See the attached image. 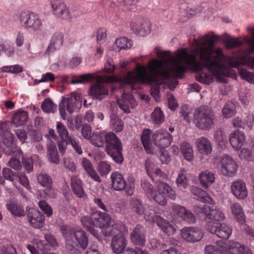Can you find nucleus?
Returning <instances> with one entry per match:
<instances>
[{
    "mask_svg": "<svg viewBox=\"0 0 254 254\" xmlns=\"http://www.w3.org/2000/svg\"><path fill=\"white\" fill-rule=\"evenodd\" d=\"M156 55L161 59L151 60L145 66L137 64L132 71L125 75L124 83H127V88L135 89L134 85L137 83L152 84L151 94L156 101L159 99L161 86H167L173 90L178 81L176 77H182L184 71L189 66L191 70L197 71L201 68V64L196 62L194 54H188L187 49H183L173 56L170 51H162L156 48Z\"/></svg>",
    "mask_w": 254,
    "mask_h": 254,
    "instance_id": "f257e3e1",
    "label": "nucleus"
},
{
    "mask_svg": "<svg viewBox=\"0 0 254 254\" xmlns=\"http://www.w3.org/2000/svg\"><path fill=\"white\" fill-rule=\"evenodd\" d=\"M220 39L227 49H233L243 44L236 38L231 37L227 33L221 36L211 32L198 37L196 41L197 47L188 51V54H194L196 63L201 64L203 68H207L221 82H227V77L233 74L230 66L245 65L252 68H254V57L249 53L238 57L236 59L227 56L223 54V49L214 47L215 43Z\"/></svg>",
    "mask_w": 254,
    "mask_h": 254,
    "instance_id": "f03ea898",
    "label": "nucleus"
},
{
    "mask_svg": "<svg viewBox=\"0 0 254 254\" xmlns=\"http://www.w3.org/2000/svg\"><path fill=\"white\" fill-rule=\"evenodd\" d=\"M130 206L132 209L139 215L145 214V219L149 222L156 223L160 229L168 235H173L176 232L175 227L170 222L158 215L152 216L144 212V207L141 201L137 198H133L130 201Z\"/></svg>",
    "mask_w": 254,
    "mask_h": 254,
    "instance_id": "7ed1b4c3",
    "label": "nucleus"
},
{
    "mask_svg": "<svg viewBox=\"0 0 254 254\" xmlns=\"http://www.w3.org/2000/svg\"><path fill=\"white\" fill-rule=\"evenodd\" d=\"M65 241L66 248L70 254H79L77 250L78 245L85 249L88 243V239L84 231L80 229L75 230L70 228L65 229L63 233Z\"/></svg>",
    "mask_w": 254,
    "mask_h": 254,
    "instance_id": "20e7f679",
    "label": "nucleus"
},
{
    "mask_svg": "<svg viewBox=\"0 0 254 254\" xmlns=\"http://www.w3.org/2000/svg\"><path fill=\"white\" fill-rule=\"evenodd\" d=\"M216 117L213 110L207 106L196 108L193 114V122L195 126L202 130H208L214 125Z\"/></svg>",
    "mask_w": 254,
    "mask_h": 254,
    "instance_id": "39448f33",
    "label": "nucleus"
},
{
    "mask_svg": "<svg viewBox=\"0 0 254 254\" xmlns=\"http://www.w3.org/2000/svg\"><path fill=\"white\" fill-rule=\"evenodd\" d=\"M125 75L122 77H115L108 76H98L97 78L96 83L92 85L89 90L90 94L96 99L101 100L105 95L108 94V89L104 85L106 82H111L113 81L119 82L121 84V88H127V83H124L123 80Z\"/></svg>",
    "mask_w": 254,
    "mask_h": 254,
    "instance_id": "423d86ee",
    "label": "nucleus"
},
{
    "mask_svg": "<svg viewBox=\"0 0 254 254\" xmlns=\"http://www.w3.org/2000/svg\"><path fill=\"white\" fill-rule=\"evenodd\" d=\"M17 20L20 26L28 31L34 32L41 31L43 28L42 20L34 12L25 10L19 13Z\"/></svg>",
    "mask_w": 254,
    "mask_h": 254,
    "instance_id": "0eeeda50",
    "label": "nucleus"
},
{
    "mask_svg": "<svg viewBox=\"0 0 254 254\" xmlns=\"http://www.w3.org/2000/svg\"><path fill=\"white\" fill-rule=\"evenodd\" d=\"M11 124L9 122L0 124V136L3 138V143L7 148V151L5 150V154L10 155L13 153L14 155L20 157L23 156L22 152L17 146L13 135L8 130Z\"/></svg>",
    "mask_w": 254,
    "mask_h": 254,
    "instance_id": "6e6552de",
    "label": "nucleus"
},
{
    "mask_svg": "<svg viewBox=\"0 0 254 254\" xmlns=\"http://www.w3.org/2000/svg\"><path fill=\"white\" fill-rule=\"evenodd\" d=\"M105 141L106 143V149L108 154L116 163H122L124 158L122 154V143L116 135L112 132L105 134Z\"/></svg>",
    "mask_w": 254,
    "mask_h": 254,
    "instance_id": "1a4fd4ad",
    "label": "nucleus"
},
{
    "mask_svg": "<svg viewBox=\"0 0 254 254\" xmlns=\"http://www.w3.org/2000/svg\"><path fill=\"white\" fill-rule=\"evenodd\" d=\"M157 184L158 191L155 190L150 195V197L158 204L161 205H165L167 203V199L164 194L172 200L176 199L177 194L171 187L166 183L158 180Z\"/></svg>",
    "mask_w": 254,
    "mask_h": 254,
    "instance_id": "9d476101",
    "label": "nucleus"
},
{
    "mask_svg": "<svg viewBox=\"0 0 254 254\" xmlns=\"http://www.w3.org/2000/svg\"><path fill=\"white\" fill-rule=\"evenodd\" d=\"M65 105L66 106V110L69 114H72L75 110H78L81 107V101L79 96L76 93H72L69 97L63 98L59 104V110L63 120L66 118Z\"/></svg>",
    "mask_w": 254,
    "mask_h": 254,
    "instance_id": "9b49d317",
    "label": "nucleus"
},
{
    "mask_svg": "<svg viewBox=\"0 0 254 254\" xmlns=\"http://www.w3.org/2000/svg\"><path fill=\"white\" fill-rule=\"evenodd\" d=\"M206 229L212 234H215L218 237L227 239L232 234V229L225 223H212L208 222L206 225Z\"/></svg>",
    "mask_w": 254,
    "mask_h": 254,
    "instance_id": "f8f14e48",
    "label": "nucleus"
},
{
    "mask_svg": "<svg viewBox=\"0 0 254 254\" xmlns=\"http://www.w3.org/2000/svg\"><path fill=\"white\" fill-rule=\"evenodd\" d=\"M238 166L237 163L227 154L223 155L221 159V172L225 176H234L237 171Z\"/></svg>",
    "mask_w": 254,
    "mask_h": 254,
    "instance_id": "ddd939ff",
    "label": "nucleus"
},
{
    "mask_svg": "<svg viewBox=\"0 0 254 254\" xmlns=\"http://www.w3.org/2000/svg\"><path fill=\"white\" fill-rule=\"evenodd\" d=\"M181 235L186 241L195 243L202 239L203 233L202 230L198 227H184L181 230Z\"/></svg>",
    "mask_w": 254,
    "mask_h": 254,
    "instance_id": "4468645a",
    "label": "nucleus"
},
{
    "mask_svg": "<svg viewBox=\"0 0 254 254\" xmlns=\"http://www.w3.org/2000/svg\"><path fill=\"white\" fill-rule=\"evenodd\" d=\"M152 138L155 145L162 149L169 146L172 140L171 135L166 130L163 129L155 131Z\"/></svg>",
    "mask_w": 254,
    "mask_h": 254,
    "instance_id": "2eb2a0df",
    "label": "nucleus"
},
{
    "mask_svg": "<svg viewBox=\"0 0 254 254\" xmlns=\"http://www.w3.org/2000/svg\"><path fill=\"white\" fill-rule=\"evenodd\" d=\"M218 249L226 254H246L249 250L246 246L233 241L227 242Z\"/></svg>",
    "mask_w": 254,
    "mask_h": 254,
    "instance_id": "dca6fc26",
    "label": "nucleus"
},
{
    "mask_svg": "<svg viewBox=\"0 0 254 254\" xmlns=\"http://www.w3.org/2000/svg\"><path fill=\"white\" fill-rule=\"evenodd\" d=\"M120 108L126 114H129L131 110L133 109L137 106L135 99L131 94L126 93L124 91L121 99L117 100Z\"/></svg>",
    "mask_w": 254,
    "mask_h": 254,
    "instance_id": "f3484780",
    "label": "nucleus"
},
{
    "mask_svg": "<svg viewBox=\"0 0 254 254\" xmlns=\"http://www.w3.org/2000/svg\"><path fill=\"white\" fill-rule=\"evenodd\" d=\"M51 5L54 14L59 18L67 19L69 12L62 0H51Z\"/></svg>",
    "mask_w": 254,
    "mask_h": 254,
    "instance_id": "a211bd4d",
    "label": "nucleus"
},
{
    "mask_svg": "<svg viewBox=\"0 0 254 254\" xmlns=\"http://www.w3.org/2000/svg\"><path fill=\"white\" fill-rule=\"evenodd\" d=\"M27 211L28 220L31 226L35 228L42 227L44 223V216L34 208H29Z\"/></svg>",
    "mask_w": 254,
    "mask_h": 254,
    "instance_id": "6ab92c4d",
    "label": "nucleus"
},
{
    "mask_svg": "<svg viewBox=\"0 0 254 254\" xmlns=\"http://www.w3.org/2000/svg\"><path fill=\"white\" fill-rule=\"evenodd\" d=\"M94 227L106 229L111 224L110 216L106 212L97 211L93 213Z\"/></svg>",
    "mask_w": 254,
    "mask_h": 254,
    "instance_id": "aec40b11",
    "label": "nucleus"
},
{
    "mask_svg": "<svg viewBox=\"0 0 254 254\" xmlns=\"http://www.w3.org/2000/svg\"><path fill=\"white\" fill-rule=\"evenodd\" d=\"M195 144L198 152L202 155L208 156L211 153L212 144L207 137L205 136L198 137L195 140Z\"/></svg>",
    "mask_w": 254,
    "mask_h": 254,
    "instance_id": "412c9836",
    "label": "nucleus"
},
{
    "mask_svg": "<svg viewBox=\"0 0 254 254\" xmlns=\"http://www.w3.org/2000/svg\"><path fill=\"white\" fill-rule=\"evenodd\" d=\"M231 190L234 195L240 199H243L248 195L246 184L241 180H237L232 183Z\"/></svg>",
    "mask_w": 254,
    "mask_h": 254,
    "instance_id": "4be33fe9",
    "label": "nucleus"
},
{
    "mask_svg": "<svg viewBox=\"0 0 254 254\" xmlns=\"http://www.w3.org/2000/svg\"><path fill=\"white\" fill-rule=\"evenodd\" d=\"M229 140L232 147L237 150L244 144L246 138L244 132L236 130L229 134Z\"/></svg>",
    "mask_w": 254,
    "mask_h": 254,
    "instance_id": "5701e85b",
    "label": "nucleus"
},
{
    "mask_svg": "<svg viewBox=\"0 0 254 254\" xmlns=\"http://www.w3.org/2000/svg\"><path fill=\"white\" fill-rule=\"evenodd\" d=\"M127 244V242L125 237L122 233H120L113 237L112 240L111 247L115 253L120 254L123 253L124 251L125 250Z\"/></svg>",
    "mask_w": 254,
    "mask_h": 254,
    "instance_id": "b1692460",
    "label": "nucleus"
},
{
    "mask_svg": "<svg viewBox=\"0 0 254 254\" xmlns=\"http://www.w3.org/2000/svg\"><path fill=\"white\" fill-rule=\"evenodd\" d=\"M70 187L74 194L78 197L84 198L86 196L82 186V182L81 179L75 175L70 178Z\"/></svg>",
    "mask_w": 254,
    "mask_h": 254,
    "instance_id": "393cba45",
    "label": "nucleus"
},
{
    "mask_svg": "<svg viewBox=\"0 0 254 254\" xmlns=\"http://www.w3.org/2000/svg\"><path fill=\"white\" fill-rule=\"evenodd\" d=\"M144 232V228L142 226L137 225L130 234L132 242L137 245H144L146 240Z\"/></svg>",
    "mask_w": 254,
    "mask_h": 254,
    "instance_id": "a878e982",
    "label": "nucleus"
},
{
    "mask_svg": "<svg viewBox=\"0 0 254 254\" xmlns=\"http://www.w3.org/2000/svg\"><path fill=\"white\" fill-rule=\"evenodd\" d=\"M64 41V35L62 32H56L51 37L47 53L49 54L59 50L62 46Z\"/></svg>",
    "mask_w": 254,
    "mask_h": 254,
    "instance_id": "bb28decb",
    "label": "nucleus"
},
{
    "mask_svg": "<svg viewBox=\"0 0 254 254\" xmlns=\"http://www.w3.org/2000/svg\"><path fill=\"white\" fill-rule=\"evenodd\" d=\"M112 188L116 190H121L125 188L126 181L122 175L118 172H113L111 175Z\"/></svg>",
    "mask_w": 254,
    "mask_h": 254,
    "instance_id": "cd10ccee",
    "label": "nucleus"
},
{
    "mask_svg": "<svg viewBox=\"0 0 254 254\" xmlns=\"http://www.w3.org/2000/svg\"><path fill=\"white\" fill-rule=\"evenodd\" d=\"M200 184L205 188H207L215 181V174L208 170L201 172L198 175Z\"/></svg>",
    "mask_w": 254,
    "mask_h": 254,
    "instance_id": "c85d7f7f",
    "label": "nucleus"
},
{
    "mask_svg": "<svg viewBox=\"0 0 254 254\" xmlns=\"http://www.w3.org/2000/svg\"><path fill=\"white\" fill-rule=\"evenodd\" d=\"M81 165L88 174V175L95 181L101 182V180L94 168V167L90 161L85 158L82 159Z\"/></svg>",
    "mask_w": 254,
    "mask_h": 254,
    "instance_id": "c756f323",
    "label": "nucleus"
},
{
    "mask_svg": "<svg viewBox=\"0 0 254 254\" xmlns=\"http://www.w3.org/2000/svg\"><path fill=\"white\" fill-rule=\"evenodd\" d=\"M80 221L83 227L86 228L93 236L97 237L98 233L94 229V221L93 219V213L91 216L84 215L80 218Z\"/></svg>",
    "mask_w": 254,
    "mask_h": 254,
    "instance_id": "7c9ffc66",
    "label": "nucleus"
},
{
    "mask_svg": "<svg viewBox=\"0 0 254 254\" xmlns=\"http://www.w3.org/2000/svg\"><path fill=\"white\" fill-rule=\"evenodd\" d=\"M191 193L196 196V198L204 202L213 204L214 201L212 198L204 190L196 187L191 188Z\"/></svg>",
    "mask_w": 254,
    "mask_h": 254,
    "instance_id": "2f4dec72",
    "label": "nucleus"
},
{
    "mask_svg": "<svg viewBox=\"0 0 254 254\" xmlns=\"http://www.w3.org/2000/svg\"><path fill=\"white\" fill-rule=\"evenodd\" d=\"M180 151L184 158L187 161L191 162L193 160V150L190 144L187 142H183L180 145Z\"/></svg>",
    "mask_w": 254,
    "mask_h": 254,
    "instance_id": "473e14b6",
    "label": "nucleus"
},
{
    "mask_svg": "<svg viewBox=\"0 0 254 254\" xmlns=\"http://www.w3.org/2000/svg\"><path fill=\"white\" fill-rule=\"evenodd\" d=\"M213 138L215 142L221 148L226 147L227 139L225 133L222 129L219 128L214 131Z\"/></svg>",
    "mask_w": 254,
    "mask_h": 254,
    "instance_id": "72a5a7b5",
    "label": "nucleus"
},
{
    "mask_svg": "<svg viewBox=\"0 0 254 254\" xmlns=\"http://www.w3.org/2000/svg\"><path fill=\"white\" fill-rule=\"evenodd\" d=\"M206 216L208 219L216 221H222L225 219L224 214L220 209L216 207H211L210 206V210Z\"/></svg>",
    "mask_w": 254,
    "mask_h": 254,
    "instance_id": "f704fd0d",
    "label": "nucleus"
},
{
    "mask_svg": "<svg viewBox=\"0 0 254 254\" xmlns=\"http://www.w3.org/2000/svg\"><path fill=\"white\" fill-rule=\"evenodd\" d=\"M232 214L235 218L241 223L245 221V215L241 205L238 203H234L231 206Z\"/></svg>",
    "mask_w": 254,
    "mask_h": 254,
    "instance_id": "c9c22d12",
    "label": "nucleus"
},
{
    "mask_svg": "<svg viewBox=\"0 0 254 254\" xmlns=\"http://www.w3.org/2000/svg\"><path fill=\"white\" fill-rule=\"evenodd\" d=\"M47 152L50 159V161L58 164L59 163V158L57 147L55 143L51 142L48 143L47 145Z\"/></svg>",
    "mask_w": 254,
    "mask_h": 254,
    "instance_id": "e433bc0d",
    "label": "nucleus"
},
{
    "mask_svg": "<svg viewBox=\"0 0 254 254\" xmlns=\"http://www.w3.org/2000/svg\"><path fill=\"white\" fill-rule=\"evenodd\" d=\"M37 179L38 183L43 187L51 190L52 188V180L47 174L41 173L38 175Z\"/></svg>",
    "mask_w": 254,
    "mask_h": 254,
    "instance_id": "4c0bfd02",
    "label": "nucleus"
},
{
    "mask_svg": "<svg viewBox=\"0 0 254 254\" xmlns=\"http://www.w3.org/2000/svg\"><path fill=\"white\" fill-rule=\"evenodd\" d=\"M151 131L149 129H145L143 130L141 139L142 144L148 153H151V144L150 140V134Z\"/></svg>",
    "mask_w": 254,
    "mask_h": 254,
    "instance_id": "58836bf2",
    "label": "nucleus"
},
{
    "mask_svg": "<svg viewBox=\"0 0 254 254\" xmlns=\"http://www.w3.org/2000/svg\"><path fill=\"white\" fill-rule=\"evenodd\" d=\"M110 118V126L112 129L117 132L122 131L124 128V123L119 117L116 114H112Z\"/></svg>",
    "mask_w": 254,
    "mask_h": 254,
    "instance_id": "ea45409f",
    "label": "nucleus"
},
{
    "mask_svg": "<svg viewBox=\"0 0 254 254\" xmlns=\"http://www.w3.org/2000/svg\"><path fill=\"white\" fill-rule=\"evenodd\" d=\"M236 105L231 102H227L222 109V113L224 118H230L236 113Z\"/></svg>",
    "mask_w": 254,
    "mask_h": 254,
    "instance_id": "a19ab883",
    "label": "nucleus"
},
{
    "mask_svg": "<svg viewBox=\"0 0 254 254\" xmlns=\"http://www.w3.org/2000/svg\"><path fill=\"white\" fill-rule=\"evenodd\" d=\"M187 172L184 168H181L179 171L176 179V184L178 187L186 188L188 186L189 181L187 178Z\"/></svg>",
    "mask_w": 254,
    "mask_h": 254,
    "instance_id": "79ce46f5",
    "label": "nucleus"
},
{
    "mask_svg": "<svg viewBox=\"0 0 254 254\" xmlns=\"http://www.w3.org/2000/svg\"><path fill=\"white\" fill-rule=\"evenodd\" d=\"M151 119L155 125L158 127L165 120L164 115L160 108H156L151 114Z\"/></svg>",
    "mask_w": 254,
    "mask_h": 254,
    "instance_id": "37998d69",
    "label": "nucleus"
},
{
    "mask_svg": "<svg viewBox=\"0 0 254 254\" xmlns=\"http://www.w3.org/2000/svg\"><path fill=\"white\" fill-rule=\"evenodd\" d=\"M27 120V115L25 111L16 112L12 117V123L16 126L23 125Z\"/></svg>",
    "mask_w": 254,
    "mask_h": 254,
    "instance_id": "c03bdc74",
    "label": "nucleus"
},
{
    "mask_svg": "<svg viewBox=\"0 0 254 254\" xmlns=\"http://www.w3.org/2000/svg\"><path fill=\"white\" fill-rule=\"evenodd\" d=\"M65 142L71 145L75 152L78 154L80 155L83 153L81 144L78 139L71 136L68 139H66Z\"/></svg>",
    "mask_w": 254,
    "mask_h": 254,
    "instance_id": "a18cd8bd",
    "label": "nucleus"
},
{
    "mask_svg": "<svg viewBox=\"0 0 254 254\" xmlns=\"http://www.w3.org/2000/svg\"><path fill=\"white\" fill-rule=\"evenodd\" d=\"M241 65L237 66L238 67V72L241 77L250 83L254 84V73L248 71L247 69L240 67ZM235 66V67H236Z\"/></svg>",
    "mask_w": 254,
    "mask_h": 254,
    "instance_id": "49530a36",
    "label": "nucleus"
},
{
    "mask_svg": "<svg viewBox=\"0 0 254 254\" xmlns=\"http://www.w3.org/2000/svg\"><path fill=\"white\" fill-rule=\"evenodd\" d=\"M56 130L59 136L65 142L66 139H68V138L71 137V136L69 135L66 127L61 122L57 123Z\"/></svg>",
    "mask_w": 254,
    "mask_h": 254,
    "instance_id": "de8ad7c7",
    "label": "nucleus"
},
{
    "mask_svg": "<svg viewBox=\"0 0 254 254\" xmlns=\"http://www.w3.org/2000/svg\"><path fill=\"white\" fill-rule=\"evenodd\" d=\"M93 78V74L91 73H86L73 77L71 80V84H83L85 83Z\"/></svg>",
    "mask_w": 254,
    "mask_h": 254,
    "instance_id": "09e8293b",
    "label": "nucleus"
},
{
    "mask_svg": "<svg viewBox=\"0 0 254 254\" xmlns=\"http://www.w3.org/2000/svg\"><path fill=\"white\" fill-rule=\"evenodd\" d=\"M41 108L46 113H54L57 110V105L50 98L44 100Z\"/></svg>",
    "mask_w": 254,
    "mask_h": 254,
    "instance_id": "8fccbe9b",
    "label": "nucleus"
},
{
    "mask_svg": "<svg viewBox=\"0 0 254 254\" xmlns=\"http://www.w3.org/2000/svg\"><path fill=\"white\" fill-rule=\"evenodd\" d=\"M115 46L119 49H127L131 48L132 42L126 37H121L116 40Z\"/></svg>",
    "mask_w": 254,
    "mask_h": 254,
    "instance_id": "3c124183",
    "label": "nucleus"
},
{
    "mask_svg": "<svg viewBox=\"0 0 254 254\" xmlns=\"http://www.w3.org/2000/svg\"><path fill=\"white\" fill-rule=\"evenodd\" d=\"M105 134H93L91 138V142L95 146L102 147L105 144Z\"/></svg>",
    "mask_w": 254,
    "mask_h": 254,
    "instance_id": "603ef678",
    "label": "nucleus"
},
{
    "mask_svg": "<svg viewBox=\"0 0 254 254\" xmlns=\"http://www.w3.org/2000/svg\"><path fill=\"white\" fill-rule=\"evenodd\" d=\"M6 207L10 212L15 216H22L24 215V209L14 203L10 202L7 204Z\"/></svg>",
    "mask_w": 254,
    "mask_h": 254,
    "instance_id": "864d4df0",
    "label": "nucleus"
},
{
    "mask_svg": "<svg viewBox=\"0 0 254 254\" xmlns=\"http://www.w3.org/2000/svg\"><path fill=\"white\" fill-rule=\"evenodd\" d=\"M150 26L151 25L149 21L147 19L143 18L137 34L143 36L149 33L150 32Z\"/></svg>",
    "mask_w": 254,
    "mask_h": 254,
    "instance_id": "5fc2aeb1",
    "label": "nucleus"
},
{
    "mask_svg": "<svg viewBox=\"0 0 254 254\" xmlns=\"http://www.w3.org/2000/svg\"><path fill=\"white\" fill-rule=\"evenodd\" d=\"M196 79L200 82L208 85L213 82V77L211 74L206 73H201L196 76Z\"/></svg>",
    "mask_w": 254,
    "mask_h": 254,
    "instance_id": "6e6d98bb",
    "label": "nucleus"
},
{
    "mask_svg": "<svg viewBox=\"0 0 254 254\" xmlns=\"http://www.w3.org/2000/svg\"><path fill=\"white\" fill-rule=\"evenodd\" d=\"M1 71L4 72H10L12 73H18L23 71V68L18 64L10 66H4L1 68Z\"/></svg>",
    "mask_w": 254,
    "mask_h": 254,
    "instance_id": "4d7b16f0",
    "label": "nucleus"
},
{
    "mask_svg": "<svg viewBox=\"0 0 254 254\" xmlns=\"http://www.w3.org/2000/svg\"><path fill=\"white\" fill-rule=\"evenodd\" d=\"M181 218L190 224L194 223L196 220V217L194 214L187 209H186L185 213L183 214Z\"/></svg>",
    "mask_w": 254,
    "mask_h": 254,
    "instance_id": "13d9d810",
    "label": "nucleus"
},
{
    "mask_svg": "<svg viewBox=\"0 0 254 254\" xmlns=\"http://www.w3.org/2000/svg\"><path fill=\"white\" fill-rule=\"evenodd\" d=\"M38 205L41 210L48 216H50L52 214V209L46 201L45 200H40L38 203Z\"/></svg>",
    "mask_w": 254,
    "mask_h": 254,
    "instance_id": "bf43d9fd",
    "label": "nucleus"
},
{
    "mask_svg": "<svg viewBox=\"0 0 254 254\" xmlns=\"http://www.w3.org/2000/svg\"><path fill=\"white\" fill-rule=\"evenodd\" d=\"M205 254H226L223 253L222 250L214 245H209L206 246L204 249Z\"/></svg>",
    "mask_w": 254,
    "mask_h": 254,
    "instance_id": "052dcab7",
    "label": "nucleus"
},
{
    "mask_svg": "<svg viewBox=\"0 0 254 254\" xmlns=\"http://www.w3.org/2000/svg\"><path fill=\"white\" fill-rule=\"evenodd\" d=\"M111 166L105 161L100 162L98 166V170L101 175H106L110 171Z\"/></svg>",
    "mask_w": 254,
    "mask_h": 254,
    "instance_id": "680f3d73",
    "label": "nucleus"
},
{
    "mask_svg": "<svg viewBox=\"0 0 254 254\" xmlns=\"http://www.w3.org/2000/svg\"><path fill=\"white\" fill-rule=\"evenodd\" d=\"M142 20V18H138L132 20L130 23V29L136 34L138 33Z\"/></svg>",
    "mask_w": 254,
    "mask_h": 254,
    "instance_id": "e2e57ef3",
    "label": "nucleus"
},
{
    "mask_svg": "<svg viewBox=\"0 0 254 254\" xmlns=\"http://www.w3.org/2000/svg\"><path fill=\"white\" fill-rule=\"evenodd\" d=\"M20 184L23 186L26 190H30L31 188L29 185V182L28 178L26 177L25 173L19 174L18 175Z\"/></svg>",
    "mask_w": 254,
    "mask_h": 254,
    "instance_id": "0e129e2a",
    "label": "nucleus"
},
{
    "mask_svg": "<svg viewBox=\"0 0 254 254\" xmlns=\"http://www.w3.org/2000/svg\"><path fill=\"white\" fill-rule=\"evenodd\" d=\"M247 30L251 34L252 39H250L247 38L246 40L247 43L249 44L251 51L254 53V26H248L247 28Z\"/></svg>",
    "mask_w": 254,
    "mask_h": 254,
    "instance_id": "69168bd1",
    "label": "nucleus"
},
{
    "mask_svg": "<svg viewBox=\"0 0 254 254\" xmlns=\"http://www.w3.org/2000/svg\"><path fill=\"white\" fill-rule=\"evenodd\" d=\"M142 189L147 193L150 196L155 190L153 186L147 181L143 180L141 184Z\"/></svg>",
    "mask_w": 254,
    "mask_h": 254,
    "instance_id": "338daca9",
    "label": "nucleus"
},
{
    "mask_svg": "<svg viewBox=\"0 0 254 254\" xmlns=\"http://www.w3.org/2000/svg\"><path fill=\"white\" fill-rule=\"evenodd\" d=\"M3 52L8 57H11L14 52V48L11 45L10 42L5 41L4 42Z\"/></svg>",
    "mask_w": 254,
    "mask_h": 254,
    "instance_id": "774afa93",
    "label": "nucleus"
}]
</instances>
